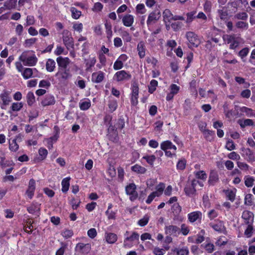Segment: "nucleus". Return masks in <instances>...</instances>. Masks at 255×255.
Here are the masks:
<instances>
[{
  "mask_svg": "<svg viewBox=\"0 0 255 255\" xmlns=\"http://www.w3.org/2000/svg\"><path fill=\"white\" fill-rule=\"evenodd\" d=\"M28 53V51L23 52L19 56V59L25 66H34L36 64L38 59L35 54L29 56Z\"/></svg>",
  "mask_w": 255,
  "mask_h": 255,
  "instance_id": "nucleus-1",
  "label": "nucleus"
},
{
  "mask_svg": "<svg viewBox=\"0 0 255 255\" xmlns=\"http://www.w3.org/2000/svg\"><path fill=\"white\" fill-rule=\"evenodd\" d=\"M55 77L60 83H64L70 79L72 77L70 68L58 69Z\"/></svg>",
  "mask_w": 255,
  "mask_h": 255,
  "instance_id": "nucleus-2",
  "label": "nucleus"
},
{
  "mask_svg": "<svg viewBox=\"0 0 255 255\" xmlns=\"http://www.w3.org/2000/svg\"><path fill=\"white\" fill-rule=\"evenodd\" d=\"M199 183V181L193 179L191 182H188L184 189V191L186 196L192 197L196 194V187Z\"/></svg>",
  "mask_w": 255,
  "mask_h": 255,
  "instance_id": "nucleus-3",
  "label": "nucleus"
},
{
  "mask_svg": "<svg viewBox=\"0 0 255 255\" xmlns=\"http://www.w3.org/2000/svg\"><path fill=\"white\" fill-rule=\"evenodd\" d=\"M186 38L189 43V47H197L200 43L198 35L194 32L188 31L186 33Z\"/></svg>",
  "mask_w": 255,
  "mask_h": 255,
  "instance_id": "nucleus-4",
  "label": "nucleus"
},
{
  "mask_svg": "<svg viewBox=\"0 0 255 255\" xmlns=\"http://www.w3.org/2000/svg\"><path fill=\"white\" fill-rule=\"evenodd\" d=\"M131 78V74L129 72L125 70H121L117 72L114 75L113 79L118 82H121L128 81Z\"/></svg>",
  "mask_w": 255,
  "mask_h": 255,
  "instance_id": "nucleus-5",
  "label": "nucleus"
},
{
  "mask_svg": "<svg viewBox=\"0 0 255 255\" xmlns=\"http://www.w3.org/2000/svg\"><path fill=\"white\" fill-rule=\"evenodd\" d=\"M188 221L191 224L195 223L200 224L202 219V213L200 211L190 212L187 215Z\"/></svg>",
  "mask_w": 255,
  "mask_h": 255,
  "instance_id": "nucleus-6",
  "label": "nucleus"
},
{
  "mask_svg": "<svg viewBox=\"0 0 255 255\" xmlns=\"http://www.w3.org/2000/svg\"><path fill=\"white\" fill-rule=\"evenodd\" d=\"M91 249V245L90 244L79 243L75 246V251L78 254L86 255L90 252Z\"/></svg>",
  "mask_w": 255,
  "mask_h": 255,
  "instance_id": "nucleus-7",
  "label": "nucleus"
},
{
  "mask_svg": "<svg viewBox=\"0 0 255 255\" xmlns=\"http://www.w3.org/2000/svg\"><path fill=\"white\" fill-rule=\"evenodd\" d=\"M136 187L134 183H130L126 187V192L127 194L130 196L129 199L131 201H134L138 197V193L136 191Z\"/></svg>",
  "mask_w": 255,
  "mask_h": 255,
  "instance_id": "nucleus-8",
  "label": "nucleus"
},
{
  "mask_svg": "<svg viewBox=\"0 0 255 255\" xmlns=\"http://www.w3.org/2000/svg\"><path fill=\"white\" fill-rule=\"evenodd\" d=\"M209 226L215 231L226 235L227 231L223 221L218 220L217 223H210Z\"/></svg>",
  "mask_w": 255,
  "mask_h": 255,
  "instance_id": "nucleus-9",
  "label": "nucleus"
},
{
  "mask_svg": "<svg viewBox=\"0 0 255 255\" xmlns=\"http://www.w3.org/2000/svg\"><path fill=\"white\" fill-rule=\"evenodd\" d=\"M219 182L218 172L215 170H211L209 173L208 183L209 186H214Z\"/></svg>",
  "mask_w": 255,
  "mask_h": 255,
  "instance_id": "nucleus-10",
  "label": "nucleus"
},
{
  "mask_svg": "<svg viewBox=\"0 0 255 255\" xmlns=\"http://www.w3.org/2000/svg\"><path fill=\"white\" fill-rule=\"evenodd\" d=\"M161 16L159 11H153L150 13L148 15L146 23L148 26L155 23Z\"/></svg>",
  "mask_w": 255,
  "mask_h": 255,
  "instance_id": "nucleus-11",
  "label": "nucleus"
},
{
  "mask_svg": "<svg viewBox=\"0 0 255 255\" xmlns=\"http://www.w3.org/2000/svg\"><path fill=\"white\" fill-rule=\"evenodd\" d=\"M35 181L34 179H30L29 181L28 188L25 194L29 199H31L33 197L35 190Z\"/></svg>",
  "mask_w": 255,
  "mask_h": 255,
  "instance_id": "nucleus-12",
  "label": "nucleus"
},
{
  "mask_svg": "<svg viewBox=\"0 0 255 255\" xmlns=\"http://www.w3.org/2000/svg\"><path fill=\"white\" fill-rule=\"evenodd\" d=\"M242 218L244 219V222L246 225H253L254 220V215L251 211L248 210L243 211Z\"/></svg>",
  "mask_w": 255,
  "mask_h": 255,
  "instance_id": "nucleus-13",
  "label": "nucleus"
},
{
  "mask_svg": "<svg viewBox=\"0 0 255 255\" xmlns=\"http://www.w3.org/2000/svg\"><path fill=\"white\" fill-rule=\"evenodd\" d=\"M165 233L166 235H172L177 237L180 233V230L179 227L176 226L169 225L165 226Z\"/></svg>",
  "mask_w": 255,
  "mask_h": 255,
  "instance_id": "nucleus-14",
  "label": "nucleus"
},
{
  "mask_svg": "<svg viewBox=\"0 0 255 255\" xmlns=\"http://www.w3.org/2000/svg\"><path fill=\"white\" fill-rule=\"evenodd\" d=\"M56 62L58 69H66L69 68L68 66L70 63V60L68 57L59 56L56 58Z\"/></svg>",
  "mask_w": 255,
  "mask_h": 255,
  "instance_id": "nucleus-15",
  "label": "nucleus"
},
{
  "mask_svg": "<svg viewBox=\"0 0 255 255\" xmlns=\"http://www.w3.org/2000/svg\"><path fill=\"white\" fill-rule=\"evenodd\" d=\"M105 74L102 71L94 72L92 74L91 81L94 83H101L105 78Z\"/></svg>",
  "mask_w": 255,
  "mask_h": 255,
  "instance_id": "nucleus-16",
  "label": "nucleus"
},
{
  "mask_svg": "<svg viewBox=\"0 0 255 255\" xmlns=\"http://www.w3.org/2000/svg\"><path fill=\"white\" fill-rule=\"evenodd\" d=\"M139 235L136 232H133L131 236L127 237L124 241V246L125 248H130L132 246V244H128V242H133L135 240H138Z\"/></svg>",
  "mask_w": 255,
  "mask_h": 255,
  "instance_id": "nucleus-17",
  "label": "nucleus"
},
{
  "mask_svg": "<svg viewBox=\"0 0 255 255\" xmlns=\"http://www.w3.org/2000/svg\"><path fill=\"white\" fill-rule=\"evenodd\" d=\"M97 60L95 56H91L90 55L87 59L84 60L86 70L87 71H91L92 68L94 66L96 63Z\"/></svg>",
  "mask_w": 255,
  "mask_h": 255,
  "instance_id": "nucleus-18",
  "label": "nucleus"
},
{
  "mask_svg": "<svg viewBox=\"0 0 255 255\" xmlns=\"http://www.w3.org/2000/svg\"><path fill=\"white\" fill-rule=\"evenodd\" d=\"M55 103V98L53 95L51 94L46 95L41 102V105L43 107L53 105Z\"/></svg>",
  "mask_w": 255,
  "mask_h": 255,
  "instance_id": "nucleus-19",
  "label": "nucleus"
},
{
  "mask_svg": "<svg viewBox=\"0 0 255 255\" xmlns=\"http://www.w3.org/2000/svg\"><path fill=\"white\" fill-rule=\"evenodd\" d=\"M122 22L125 26L130 27L134 22V16L131 14H127L123 17Z\"/></svg>",
  "mask_w": 255,
  "mask_h": 255,
  "instance_id": "nucleus-20",
  "label": "nucleus"
},
{
  "mask_svg": "<svg viewBox=\"0 0 255 255\" xmlns=\"http://www.w3.org/2000/svg\"><path fill=\"white\" fill-rule=\"evenodd\" d=\"M63 41L68 50L70 48H74V40L71 35L63 36Z\"/></svg>",
  "mask_w": 255,
  "mask_h": 255,
  "instance_id": "nucleus-21",
  "label": "nucleus"
},
{
  "mask_svg": "<svg viewBox=\"0 0 255 255\" xmlns=\"http://www.w3.org/2000/svg\"><path fill=\"white\" fill-rule=\"evenodd\" d=\"M0 98L2 101V104L4 106L9 105V103L11 101V98L9 95V92L7 91H3L0 94Z\"/></svg>",
  "mask_w": 255,
  "mask_h": 255,
  "instance_id": "nucleus-22",
  "label": "nucleus"
},
{
  "mask_svg": "<svg viewBox=\"0 0 255 255\" xmlns=\"http://www.w3.org/2000/svg\"><path fill=\"white\" fill-rule=\"evenodd\" d=\"M171 251L176 255H189V251L187 247L182 248H175L172 249Z\"/></svg>",
  "mask_w": 255,
  "mask_h": 255,
  "instance_id": "nucleus-23",
  "label": "nucleus"
},
{
  "mask_svg": "<svg viewBox=\"0 0 255 255\" xmlns=\"http://www.w3.org/2000/svg\"><path fill=\"white\" fill-rule=\"evenodd\" d=\"M105 239L106 242L109 244H113L116 243L118 240L117 235L113 233H106Z\"/></svg>",
  "mask_w": 255,
  "mask_h": 255,
  "instance_id": "nucleus-24",
  "label": "nucleus"
},
{
  "mask_svg": "<svg viewBox=\"0 0 255 255\" xmlns=\"http://www.w3.org/2000/svg\"><path fill=\"white\" fill-rule=\"evenodd\" d=\"M45 67L47 72H52L54 71L55 69L56 63L53 59L49 58L46 61Z\"/></svg>",
  "mask_w": 255,
  "mask_h": 255,
  "instance_id": "nucleus-25",
  "label": "nucleus"
},
{
  "mask_svg": "<svg viewBox=\"0 0 255 255\" xmlns=\"http://www.w3.org/2000/svg\"><path fill=\"white\" fill-rule=\"evenodd\" d=\"M131 93L129 96H139V85L136 81H133L130 87Z\"/></svg>",
  "mask_w": 255,
  "mask_h": 255,
  "instance_id": "nucleus-26",
  "label": "nucleus"
},
{
  "mask_svg": "<svg viewBox=\"0 0 255 255\" xmlns=\"http://www.w3.org/2000/svg\"><path fill=\"white\" fill-rule=\"evenodd\" d=\"M137 50L138 51V54L140 58H143L145 55V46L144 43L141 41L138 43L137 46Z\"/></svg>",
  "mask_w": 255,
  "mask_h": 255,
  "instance_id": "nucleus-27",
  "label": "nucleus"
},
{
  "mask_svg": "<svg viewBox=\"0 0 255 255\" xmlns=\"http://www.w3.org/2000/svg\"><path fill=\"white\" fill-rule=\"evenodd\" d=\"M33 71H37L36 68H25L21 74L24 79H28L32 77Z\"/></svg>",
  "mask_w": 255,
  "mask_h": 255,
  "instance_id": "nucleus-28",
  "label": "nucleus"
},
{
  "mask_svg": "<svg viewBox=\"0 0 255 255\" xmlns=\"http://www.w3.org/2000/svg\"><path fill=\"white\" fill-rule=\"evenodd\" d=\"M70 179L71 178L70 177H67L62 179L61 182V191L63 193H65L68 191L70 186Z\"/></svg>",
  "mask_w": 255,
  "mask_h": 255,
  "instance_id": "nucleus-29",
  "label": "nucleus"
},
{
  "mask_svg": "<svg viewBox=\"0 0 255 255\" xmlns=\"http://www.w3.org/2000/svg\"><path fill=\"white\" fill-rule=\"evenodd\" d=\"M131 170L132 171L140 174H144L147 170L145 167L141 166L138 164H136L133 166H132L131 167Z\"/></svg>",
  "mask_w": 255,
  "mask_h": 255,
  "instance_id": "nucleus-30",
  "label": "nucleus"
},
{
  "mask_svg": "<svg viewBox=\"0 0 255 255\" xmlns=\"http://www.w3.org/2000/svg\"><path fill=\"white\" fill-rule=\"evenodd\" d=\"M91 106V102L89 99H85L79 103V108L82 111H86Z\"/></svg>",
  "mask_w": 255,
  "mask_h": 255,
  "instance_id": "nucleus-31",
  "label": "nucleus"
},
{
  "mask_svg": "<svg viewBox=\"0 0 255 255\" xmlns=\"http://www.w3.org/2000/svg\"><path fill=\"white\" fill-rule=\"evenodd\" d=\"M163 20L165 22H170L172 20L173 14L169 9H165L162 13Z\"/></svg>",
  "mask_w": 255,
  "mask_h": 255,
  "instance_id": "nucleus-32",
  "label": "nucleus"
},
{
  "mask_svg": "<svg viewBox=\"0 0 255 255\" xmlns=\"http://www.w3.org/2000/svg\"><path fill=\"white\" fill-rule=\"evenodd\" d=\"M244 179L245 186L248 188L252 187L255 181V178L250 175H246Z\"/></svg>",
  "mask_w": 255,
  "mask_h": 255,
  "instance_id": "nucleus-33",
  "label": "nucleus"
},
{
  "mask_svg": "<svg viewBox=\"0 0 255 255\" xmlns=\"http://www.w3.org/2000/svg\"><path fill=\"white\" fill-rule=\"evenodd\" d=\"M19 149V145L16 142V139L9 140V149L12 152H16Z\"/></svg>",
  "mask_w": 255,
  "mask_h": 255,
  "instance_id": "nucleus-34",
  "label": "nucleus"
},
{
  "mask_svg": "<svg viewBox=\"0 0 255 255\" xmlns=\"http://www.w3.org/2000/svg\"><path fill=\"white\" fill-rule=\"evenodd\" d=\"M238 124L241 128H244L247 126H253L254 125V122L251 119H245L244 121L239 120Z\"/></svg>",
  "mask_w": 255,
  "mask_h": 255,
  "instance_id": "nucleus-35",
  "label": "nucleus"
},
{
  "mask_svg": "<svg viewBox=\"0 0 255 255\" xmlns=\"http://www.w3.org/2000/svg\"><path fill=\"white\" fill-rule=\"evenodd\" d=\"M17 0H7L4 3V6L7 9H14L16 5Z\"/></svg>",
  "mask_w": 255,
  "mask_h": 255,
  "instance_id": "nucleus-36",
  "label": "nucleus"
},
{
  "mask_svg": "<svg viewBox=\"0 0 255 255\" xmlns=\"http://www.w3.org/2000/svg\"><path fill=\"white\" fill-rule=\"evenodd\" d=\"M105 26L106 28V32L107 37L108 39H110L113 35V31L112 30V24L110 22L107 20L105 23Z\"/></svg>",
  "mask_w": 255,
  "mask_h": 255,
  "instance_id": "nucleus-37",
  "label": "nucleus"
},
{
  "mask_svg": "<svg viewBox=\"0 0 255 255\" xmlns=\"http://www.w3.org/2000/svg\"><path fill=\"white\" fill-rule=\"evenodd\" d=\"M158 86V82L156 80H152L150 82L149 85L148 86V92L150 94L153 93Z\"/></svg>",
  "mask_w": 255,
  "mask_h": 255,
  "instance_id": "nucleus-38",
  "label": "nucleus"
},
{
  "mask_svg": "<svg viewBox=\"0 0 255 255\" xmlns=\"http://www.w3.org/2000/svg\"><path fill=\"white\" fill-rule=\"evenodd\" d=\"M142 159H145L150 166L153 167L156 157L154 155H146L142 157Z\"/></svg>",
  "mask_w": 255,
  "mask_h": 255,
  "instance_id": "nucleus-39",
  "label": "nucleus"
},
{
  "mask_svg": "<svg viewBox=\"0 0 255 255\" xmlns=\"http://www.w3.org/2000/svg\"><path fill=\"white\" fill-rule=\"evenodd\" d=\"M23 104L22 102L13 103L10 107V110L12 112H18L23 108Z\"/></svg>",
  "mask_w": 255,
  "mask_h": 255,
  "instance_id": "nucleus-40",
  "label": "nucleus"
},
{
  "mask_svg": "<svg viewBox=\"0 0 255 255\" xmlns=\"http://www.w3.org/2000/svg\"><path fill=\"white\" fill-rule=\"evenodd\" d=\"M81 201L79 199L73 197L70 201L69 204L73 210H76L79 207Z\"/></svg>",
  "mask_w": 255,
  "mask_h": 255,
  "instance_id": "nucleus-41",
  "label": "nucleus"
},
{
  "mask_svg": "<svg viewBox=\"0 0 255 255\" xmlns=\"http://www.w3.org/2000/svg\"><path fill=\"white\" fill-rule=\"evenodd\" d=\"M187 161L185 158H182L178 160L176 164V168L178 170H183L185 169Z\"/></svg>",
  "mask_w": 255,
  "mask_h": 255,
  "instance_id": "nucleus-42",
  "label": "nucleus"
},
{
  "mask_svg": "<svg viewBox=\"0 0 255 255\" xmlns=\"http://www.w3.org/2000/svg\"><path fill=\"white\" fill-rule=\"evenodd\" d=\"M26 101L29 106H31L35 102V96L32 92H29L27 94Z\"/></svg>",
  "mask_w": 255,
  "mask_h": 255,
  "instance_id": "nucleus-43",
  "label": "nucleus"
},
{
  "mask_svg": "<svg viewBox=\"0 0 255 255\" xmlns=\"http://www.w3.org/2000/svg\"><path fill=\"white\" fill-rule=\"evenodd\" d=\"M254 197L252 194H248L245 197L244 203L247 206H252L254 203Z\"/></svg>",
  "mask_w": 255,
  "mask_h": 255,
  "instance_id": "nucleus-44",
  "label": "nucleus"
},
{
  "mask_svg": "<svg viewBox=\"0 0 255 255\" xmlns=\"http://www.w3.org/2000/svg\"><path fill=\"white\" fill-rule=\"evenodd\" d=\"M206 252L208 254H211L215 251V246L212 243L203 244L202 245Z\"/></svg>",
  "mask_w": 255,
  "mask_h": 255,
  "instance_id": "nucleus-45",
  "label": "nucleus"
},
{
  "mask_svg": "<svg viewBox=\"0 0 255 255\" xmlns=\"http://www.w3.org/2000/svg\"><path fill=\"white\" fill-rule=\"evenodd\" d=\"M202 133L203 134L205 139L208 141H211L215 135V133L213 131L207 129Z\"/></svg>",
  "mask_w": 255,
  "mask_h": 255,
  "instance_id": "nucleus-46",
  "label": "nucleus"
},
{
  "mask_svg": "<svg viewBox=\"0 0 255 255\" xmlns=\"http://www.w3.org/2000/svg\"><path fill=\"white\" fill-rule=\"evenodd\" d=\"M108 108L111 113H113L118 108V103L116 100H110L108 102Z\"/></svg>",
  "mask_w": 255,
  "mask_h": 255,
  "instance_id": "nucleus-47",
  "label": "nucleus"
},
{
  "mask_svg": "<svg viewBox=\"0 0 255 255\" xmlns=\"http://www.w3.org/2000/svg\"><path fill=\"white\" fill-rule=\"evenodd\" d=\"M195 177L199 179L205 181L207 178V175L203 170H200L194 172Z\"/></svg>",
  "mask_w": 255,
  "mask_h": 255,
  "instance_id": "nucleus-48",
  "label": "nucleus"
},
{
  "mask_svg": "<svg viewBox=\"0 0 255 255\" xmlns=\"http://www.w3.org/2000/svg\"><path fill=\"white\" fill-rule=\"evenodd\" d=\"M196 13V11H192L189 12H187L186 13L187 18L186 20V23H191L193 20L196 18L195 16V14Z\"/></svg>",
  "mask_w": 255,
  "mask_h": 255,
  "instance_id": "nucleus-49",
  "label": "nucleus"
},
{
  "mask_svg": "<svg viewBox=\"0 0 255 255\" xmlns=\"http://www.w3.org/2000/svg\"><path fill=\"white\" fill-rule=\"evenodd\" d=\"M245 153L248 157L247 160L249 162L255 161V156L253 151L250 148H247L245 150Z\"/></svg>",
  "mask_w": 255,
  "mask_h": 255,
  "instance_id": "nucleus-50",
  "label": "nucleus"
},
{
  "mask_svg": "<svg viewBox=\"0 0 255 255\" xmlns=\"http://www.w3.org/2000/svg\"><path fill=\"white\" fill-rule=\"evenodd\" d=\"M70 10L72 13V17L75 19H78L81 15V11L74 7H72Z\"/></svg>",
  "mask_w": 255,
  "mask_h": 255,
  "instance_id": "nucleus-51",
  "label": "nucleus"
},
{
  "mask_svg": "<svg viewBox=\"0 0 255 255\" xmlns=\"http://www.w3.org/2000/svg\"><path fill=\"white\" fill-rule=\"evenodd\" d=\"M112 119L113 116L109 114L106 113L103 119L104 125H105L106 126H107L109 125L112 124Z\"/></svg>",
  "mask_w": 255,
  "mask_h": 255,
  "instance_id": "nucleus-52",
  "label": "nucleus"
},
{
  "mask_svg": "<svg viewBox=\"0 0 255 255\" xmlns=\"http://www.w3.org/2000/svg\"><path fill=\"white\" fill-rule=\"evenodd\" d=\"M28 212L31 214H34L36 211L40 210L39 207L35 204H32L27 208Z\"/></svg>",
  "mask_w": 255,
  "mask_h": 255,
  "instance_id": "nucleus-53",
  "label": "nucleus"
},
{
  "mask_svg": "<svg viewBox=\"0 0 255 255\" xmlns=\"http://www.w3.org/2000/svg\"><path fill=\"white\" fill-rule=\"evenodd\" d=\"M171 143L172 142L168 140L162 142L160 143L161 149L163 151L170 149V146H171Z\"/></svg>",
  "mask_w": 255,
  "mask_h": 255,
  "instance_id": "nucleus-54",
  "label": "nucleus"
},
{
  "mask_svg": "<svg viewBox=\"0 0 255 255\" xmlns=\"http://www.w3.org/2000/svg\"><path fill=\"white\" fill-rule=\"evenodd\" d=\"M149 220V217L148 215H145L143 217L138 220L137 224L140 227H144L147 224Z\"/></svg>",
  "mask_w": 255,
  "mask_h": 255,
  "instance_id": "nucleus-55",
  "label": "nucleus"
},
{
  "mask_svg": "<svg viewBox=\"0 0 255 255\" xmlns=\"http://www.w3.org/2000/svg\"><path fill=\"white\" fill-rule=\"evenodd\" d=\"M35 23V19L33 15H28L26 17V23L24 24L25 26L33 25Z\"/></svg>",
  "mask_w": 255,
  "mask_h": 255,
  "instance_id": "nucleus-56",
  "label": "nucleus"
},
{
  "mask_svg": "<svg viewBox=\"0 0 255 255\" xmlns=\"http://www.w3.org/2000/svg\"><path fill=\"white\" fill-rule=\"evenodd\" d=\"M165 188V184L163 183L160 182L156 187V191H153L154 192H156L158 197H159L162 195L163 192Z\"/></svg>",
  "mask_w": 255,
  "mask_h": 255,
  "instance_id": "nucleus-57",
  "label": "nucleus"
},
{
  "mask_svg": "<svg viewBox=\"0 0 255 255\" xmlns=\"http://www.w3.org/2000/svg\"><path fill=\"white\" fill-rule=\"evenodd\" d=\"M225 193L228 200L231 202L234 201L236 196L234 191L232 190H227L225 191Z\"/></svg>",
  "mask_w": 255,
  "mask_h": 255,
  "instance_id": "nucleus-58",
  "label": "nucleus"
},
{
  "mask_svg": "<svg viewBox=\"0 0 255 255\" xmlns=\"http://www.w3.org/2000/svg\"><path fill=\"white\" fill-rule=\"evenodd\" d=\"M253 225H248L247 229L245 231L244 234L248 238L252 237L253 233Z\"/></svg>",
  "mask_w": 255,
  "mask_h": 255,
  "instance_id": "nucleus-59",
  "label": "nucleus"
},
{
  "mask_svg": "<svg viewBox=\"0 0 255 255\" xmlns=\"http://www.w3.org/2000/svg\"><path fill=\"white\" fill-rule=\"evenodd\" d=\"M249 52V48L248 47H245L243 48L241 50H240L238 53V55L241 57L242 60L245 62V60H244V58L246 57Z\"/></svg>",
  "mask_w": 255,
  "mask_h": 255,
  "instance_id": "nucleus-60",
  "label": "nucleus"
},
{
  "mask_svg": "<svg viewBox=\"0 0 255 255\" xmlns=\"http://www.w3.org/2000/svg\"><path fill=\"white\" fill-rule=\"evenodd\" d=\"M107 136L109 139L113 142H117L118 141L119 137L118 132L108 133Z\"/></svg>",
  "mask_w": 255,
  "mask_h": 255,
  "instance_id": "nucleus-61",
  "label": "nucleus"
},
{
  "mask_svg": "<svg viewBox=\"0 0 255 255\" xmlns=\"http://www.w3.org/2000/svg\"><path fill=\"white\" fill-rule=\"evenodd\" d=\"M236 26L238 28L246 30L249 27V24L247 22L243 21H239L236 22Z\"/></svg>",
  "mask_w": 255,
  "mask_h": 255,
  "instance_id": "nucleus-62",
  "label": "nucleus"
},
{
  "mask_svg": "<svg viewBox=\"0 0 255 255\" xmlns=\"http://www.w3.org/2000/svg\"><path fill=\"white\" fill-rule=\"evenodd\" d=\"M73 234H74L73 231L72 230L69 229L65 230L61 233V235L62 237L66 239L72 237Z\"/></svg>",
  "mask_w": 255,
  "mask_h": 255,
  "instance_id": "nucleus-63",
  "label": "nucleus"
},
{
  "mask_svg": "<svg viewBox=\"0 0 255 255\" xmlns=\"http://www.w3.org/2000/svg\"><path fill=\"white\" fill-rule=\"evenodd\" d=\"M61 244L62 246L57 250L55 255H64L67 248V245L63 243H61Z\"/></svg>",
  "mask_w": 255,
  "mask_h": 255,
  "instance_id": "nucleus-64",
  "label": "nucleus"
}]
</instances>
